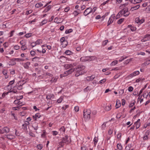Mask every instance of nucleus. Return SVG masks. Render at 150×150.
<instances>
[{
  "label": "nucleus",
  "instance_id": "nucleus-49",
  "mask_svg": "<svg viewBox=\"0 0 150 150\" xmlns=\"http://www.w3.org/2000/svg\"><path fill=\"white\" fill-rule=\"evenodd\" d=\"M127 57H126V56H122L119 59V62H121L123 60L125 59H126L127 58Z\"/></svg>",
  "mask_w": 150,
  "mask_h": 150
},
{
  "label": "nucleus",
  "instance_id": "nucleus-64",
  "mask_svg": "<svg viewBox=\"0 0 150 150\" xmlns=\"http://www.w3.org/2000/svg\"><path fill=\"white\" fill-rule=\"evenodd\" d=\"M133 88L132 87L130 86L128 88V90L129 92H131L133 91Z\"/></svg>",
  "mask_w": 150,
  "mask_h": 150
},
{
  "label": "nucleus",
  "instance_id": "nucleus-8",
  "mask_svg": "<svg viewBox=\"0 0 150 150\" xmlns=\"http://www.w3.org/2000/svg\"><path fill=\"white\" fill-rule=\"evenodd\" d=\"M62 142L66 144H68L70 142V138L67 136L63 138L62 139Z\"/></svg>",
  "mask_w": 150,
  "mask_h": 150
},
{
  "label": "nucleus",
  "instance_id": "nucleus-19",
  "mask_svg": "<svg viewBox=\"0 0 150 150\" xmlns=\"http://www.w3.org/2000/svg\"><path fill=\"white\" fill-rule=\"evenodd\" d=\"M60 41L62 44H65V45L64 46V47L67 46V42L65 41V38L64 37L60 39Z\"/></svg>",
  "mask_w": 150,
  "mask_h": 150
},
{
  "label": "nucleus",
  "instance_id": "nucleus-31",
  "mask_svg": "<svg viewBox=\"0 0 150 150\" xmlns=\"http://www.w3.org/2000/svg\"><path fill=\"white\" fill-rule=\"evenodd\" d=\"M6 137L9 139H14L15 137V136L12 134H8L6 136Z\"/></svg>",
  "mask_w": 150,
  "mask_h": 150
},
{
  "label": "nucleus",
  "instance_id": "nucleus-58",
  "mask_svg": "<svg viewBox=\"0 0 150 150\" xmlns=\"http://www.w3.org/2000/svg\"><path fill=\"white\" fill-rule=\"evenodd\" d=\"M37 148L41 150L42 148V144H39L37 145Z\"/></svg>",
  "mask_w": 150,
  "mask_h": 150
},
{
  "label": "nucleus",
  "instance_id": "nucleus-17",
  "mask_svg": "<svg viewBox=\"0 0 150 150\" xmlns=\"http://www.w3.org/2000/svg\"><path fill=\"white\" fill-rule=\"evenodd\" d=\"M140 5H137L135 6L132 7L130 9V10L133 11L135 10L138 9Z\"/></svg>",
  "mask_w": 150,
  "mask_h": 150
},
{
  "label": "nucleus",
  "instance_id": "nucleus-1",
  "mask_svg": "<svg viewBox=\"0 0 150 150\" xmlns=\"http://www.w3.org/2000/svg\"><path fill=\"white\" fill-rule=\"evenodd\" d=\"M76 65L75 64H67L64 65V67L66 69H70L69 70L65 72L64 76H67L69 74H71L75 70V69L73 68Z\"/></svg>",
  "mask_w": 150,
  "mask_h": 150
},
{
  "label": "nucleus",
  "instance_id": "nucleus-51",
  "mask_svg": "<svg viewBox=\"0 0 150 150\" xmlns=\"http://www.w3.org/2000/svg\"><path fill=\"white\" fill-rule=\"evenodd\" d=\"M91 87L90 86H88L84 89V91L85 92H87L88 91L91 90Z\"/></svg>",
  "mask_w": 150,
  "mask_h": 150
},
{
  "label": "nucleus",
  "instance_id": "nucleus-46",
  "mask_svg": "<svg viewBox=\"0 0 150 150\" xmlns=\"http://www.w3.org/2000/svg\"><path fill=\"white\" fill-rule=\"evenodd\" d=\"M18 150H25V146L20 145L18 148Z\"/></svg>",
  "mask_w": 150,
  "mask_h": 150
},
{
  "label": "nucleus",
  "instance_id": "nucleus-32",
  "mask_svg": "<svg viewBox=\"0 0 150 150\" xmlns=\"http://www.w3.org/2000/svg\"><path fill=\"white\" fill-rule=\"evenodd\" d=\"M51 8V6L49 5L43 11V13L46 12L48 11Z\"/></svg>",
  "mask_w": 150,
  "mask_h": 150
},
{
  "label": "nucleus",
  "instance_id": "nucleus-6",
  "mask_svg": "<svg viewBox=\"0 0 150 150\" xmlns=\"http://www.w3.org/2000/svg\"><path fill=\"white\" fill-rule=\"evenodd\" d=\"M9 131V128L7 127H4L3 128L1 127L0 129V134H7Z\"/></svg>",
  "mask_w": 150,
  "mask_h": 150
},
{
  "label": "nucleus",
  "instance_id": "nucleus-38",
  "mask_svg": "<svg viewBox=\"0 0 150 150\" xmlns=\"http://www.w3.org/2000/svg\"><path fill=\"white\" fill-rule=\"evenodd\" d=\"M40 59V57H36L32 58V61L33 62H37Z\"/></svg>",
  "mask_w": 150,
  "mask_h": 150
},
{
  "label": "nucleus",
  "instance_id": "nucleus-41",
  "mask_svg": "<svg viewBox=\"0 0 150 150\" xmlns=\"http://www.w3.org/2000/svg\"><path fill=\"white\" fill-rule=\"evenodd\" d=\"M111 109V105L110 104L106 106L105 108L106 110L109 111Z\"/></svg>",
  "mask_w": 150,
  "mask_h": 150
},
{
  "label": "nucleus",
  "instance_id": "nucleus-14",
  "mask_svg": "<svg viewBox=\"0 0 150 150\" xmlns=\"http://www.w3.org/2000/svg\"><path fill=\"white\" fill-rule=\"evenodd\" d=\"M40 115L38 113H36L33 116V118L35 121L37 119L40 118Z\"/></svg>",
  "mask_w": 150,
  "mask_h": 150
},
{
  "label": "nucleus",
  "instance_id": "nucleus-47",
  "mask_svg": "<svg viewBox=\"0 0 150 150\" xmlns=\"http://www.w3.org/2000/svg\"><path fill=\"white\" fill-rule=\"evenodd\" d=\"M20 43L21 45L22 46L24 45H26V42L24 40H21L20 42Z\"/></svg>",
  "mask_w": 150,
  "mask_h": 150
},
{
  "label": "nucleus",
  "instance_id": "nucleus-54",
  "mask_svg": "<svg viewBox=\"0 0 150 150\" xmlns=\"http://www.w3.org/2000/svg\"><path fill=\"white\" fill-rule=\"evenodd\" d=\"M52 96H53V94L48 95L47 96L46 98L47 99H50Z\"/></svg>",
  "mask_w": 150,
  "mask_h": 150
},
{
  "label": "nucleus",
  "instance_id": "nucleus-20",
  "mask_svg": "<svg viewBox=\"0 0 150 150\" xmlns=\"http://www.w3.org/2000/svg\"><path fill=\"white\" fill-rule=\"evenodd\" d=\"M121 104L120 100H117L116 101V108H117L121 106Z\"/></svg>",
  "mask_w": 150,
  "mask_h": 150
},
{
  "label": "nucleus",
  "instance_id": "nucleus-36",
  "mask_svg": "<svg viewBox=\"0 0 150 150\" xmlns=\"http://www.w3.org/2000/svg\"><path fill=\"white\" fill-rule=\"evenodd\" d=\"M47 22V20H44L41 23H40V26H42V25L45 24Z\"/></svg>",
  "mask_w": 150,
  "mask_h": 150
},
{
  "label": "nucleus",
  "instance_id": "nucleus-7",
  "mask_svg": "<svg viewBox=\"0 0 150 150\" xmlns=\"http://www.w3.org/2000/svg\"><path fill=\"white\" fill-rule=\"evenodd\" d=\"M25 83L24 81H21L16 84V86L19 90H21L23 88V86Z\"/></svg>",
  "mask_w": 150,
  "mask_h": 150
},
{
  "label": "nucleus",
  "instance_id": "nucleus-21",
  "mask_svg": "<svg viewBox=\"0 0 150 150\" xmlns=\"http://www.w3.org/2000/svg\"><path fill=\"white\" fill-rule=\"evenodd\" d=\"M42 133L41 135V137L42 138H45L46 137V136L47 134L46 131L45 130H44L42 131Z\"/></svg>",
  "mask_w": 150,
  "mask_h": 150
},
{
  "label": "nucleus",
  "instance_id": "nucleus-63",
  "mask_svg": "<svg viewBox=\"0 0 150 150\" xmlns=\"http://www.w3.org/2000/svg\"><path fill=\"white\" fill-rule=\"evenodd\" d=\"M106 127V124L105 123H103L101 125V128L103 129H104Z\"/></svg>",
  "mask_w": 150,
  "mask_h": 150
},
{
  "label": "nucleus",
  "instance_id": "nucleus-52",
  "mask_svg": "<svg viewBox=\"0 0 150 150\" xmlns=\"http://www.w3.org/2000/svg\"><path fill=\"white\" fill-rule=\"evenodd\" d=\"M20 48V46L18 45H15L13 47V49L16 50H17Z\"/></svg>",
  "mask_w": 150,
  "mask_h": 150
},
{
  "label": "nucleus",
  "instance_id": "nucleus-23",
  "mask_svg": "<svg viewBox=\"0 0 150 150\" xmlns=\"http://www.w3.org/2000/svg\"><path fill=\"white\" fill-rule=\"evenodd\" d=\"M14 82H15V80H13L12 81H10L9 82V83H8L9 85H8V87H10L11 88H10L9 89L10 90H11V89L12 87H11V86L14 83Z\"/></svg>",
  "mask_w": 150,
  "mask_h": 150
},
{
  "label": "nucleus",
  "instance_id": "nucleus-9",
  "mask_svg": "<svg viewBox=\"0 0 150 150\" xmlns=\"http://www.w3.org/2000/svg\"><path fill=\"white\" fill-rule=\"evenodd\" d=\"M139 74L140 72L139 71H136L129 74L128 76V77L129 79L131 78L134 76L139 75Z\"/></svg>",
  "mask_w": 150,
  "mask_h": 150
},
{
  "label": "nucleus",
  "instance_id": "nucleus-22",
  "mask_svg": "<svg viewBox=\"0 0 150 150\" xmlns=\"http://www.w3.org/2000/svg\"><path fill=\"white\" fill-rule=\"evenodd\" d=\"M150 64L149 60L148 59H147L145 62L142 64V65L143 67L146 66L149 64Z\"/></svg>",
  "mask_w": 150,
  "mask_h": 150
},
{
  "label": "nucleus",
  "instance_id": "nucleus-57",
  "mask_svg": "<svg viewBox=\"0 0 150 150\" xmlns=\"http://www.w3.org/2000/svg\"><path fill=\"white\" fill-rule=\"evenodd\" d=\"M52 133L53 136H56L58 134V132L56 131H52Z\"/></svg>",
  "mask_w": 150,
  "mask_h": 150
},
{
  "label": "nucleus",
  "instance_id": "nucleus-42",
  "mask_svg": "<svg viewBox=\"0 0 150 150\" xmlns=\"http://www.w3.org/2000/svg\"><path fill=\"white\" fill-rule=\"evenodd\" d=\"M21 50L23 51L27 49V47L26 45L22 46L21 47Z\"/></svg>",
  "mask_w": 150,
  "mask_h": 150
},
{
  "label": "nucleus",
  "instance_id": "nucleus-44",
  "mask_svg": "<svg viewBox=\"0 0 150 150\" xmlns=\"http://www.w3.org/2000/svg\"><path fill=\"white\" fill-rule=\"evenodd\" d=\"M124 18H122L119 19L117 21V23L119 24H120L124 21Z\"/></svg>",
  "mask_w": 150,
  "mask_h": 150
},
{
  "label": "nucleus",
  "instance_id": "nucleus-35",
  "mask_svg": "<svg viewBox=\"0 0 150 150\" xmlns=\"http://www.w3.org/2000/svg\"><path fill=\"white\" fill-rule=\"evenodd\" d=\"M86 80L88 81H92L94 79V77L93 76H88L86 77Z\"/></svg>",
  "mask_w": 150,
  "mask_h": 150
},
{
  "label": "nucleus",
  "instance_id": "nucleus-29",
  "mask_svg": "<svg viewBox=\"0 0 150 150\" xmlns=\"http://www.w3.org/2000/svg\"><path fill=\"white\" fill-rule=\"evenodd\" d=\"M64 53L67 55H71L73 54L72 52L69 50H67L65 51Z\"/></svg>",
  "mask_w": 150,
  "mask_h": 150
},
{
  "label": "nucleus",
  "instance_id": "nucleus-59",
  "mask_svg": "<svg viewBox=\"0 0 150 150\" xmlns=\"http://www.w3.org/2000/svg\"><path fill=\"white\" fill-rule=\"evenodd\" d=\"M32 10H30L27 11H26V12L25 13V14L26 15H28V14L31 13L32 12Z\"/></svg>",
  "mask_w": 150,
  "mask_h": 150
},
{
  "label": "nucleus",
  "instance_id": "nucleus-48",
  "mask_svg": "<svg viewBox=\"0 0 150 150\" xmlns=\"http://www.w3.org/2000/svg\"><path fill=\"white\" fill-rule=\"evenodd\" d=\"M144 80L145 79L144 78H139L136 80V82H139L140 81H144Z\"/></svg>",
  "mask_w": 150,
  "mask_h": 150
},
{
  "label": "nucleus",
  "instance_id": "nucleus-40",
  "mask_svg": "<svg viewBox=\"0 0 150 150\" xmlns=\"http://www.w3.org/2000/svg\"><path fill=\"white\" fill-rule=\"evenodd\" d=\"M117 147L119 150H122V146L120 144H117Z\"/></svg>",
  "mask_w": 150,
  "mask_h": 150
},
{
  "label": "nucleus",
  "instance_id": "nucleus-13",
  "mask_svg": "<svg viewBox=\"0 0 150 150\" xmlns=\"http://www.w3.org/2000/svg\"><path fill=\"white\" fill-rule=\"evenodd\" d=\"M6 113V110L5 107L0 109V113L1 115H4Z\"/></svg>",
  "mask_w": 150,
  "mask_h": 150
},
{
  "label": "nucleus",
  "instance_id": "nucleus-4",
  "mask_svg": "<svg viewBox=\"0 0 150 150\" xmlns=\"http://www.w3.org/2000/svg\"><path fill=\"white\" fill-rule=\"evenodd\" d=\"M120 13L125 17L128 16L130 14L128 11V8L127 7L124 8L120 11Z\"/></svg>",
  "mask_w": 150,
  "mask_h": 150
},
{
  "label": "nucleus",
  "instance_id": "nucleus-30",
  "mask_svg": "<svg viewBox=\"0 0 150 150\" xmlns=\"http://www.w3.org/2000/svg\"><path fill=\"white\" fill-rule=\"evenodd\" d=\"M59 131H60L61 133H64L65 131V129L64 126L62 127L59 129Z\"/></svg>",
  "mask_w": 150,
  "mask_h": 150
},
{
  "label": "nucleus",
  "instance_id": "nucleus-18",
  "mask_svg": "<svg viewBox=\"0 0 150 150\" xmlns=\"http://www.w3.org/2000/svg\"><path fill=\"white\" fill-rule=\"evenodd\" d=\"M13 103L15 104H18L20 106L22 105L23 103L20 101L18 100H15L13 102Z\"/></svg>",
  "mask_w": 150,
  "mask_h": 150
},
{
  "label": "nucleus",
  "instance_id": "nucleus-12",
  "mask_svg": "<svg viewBox=\"0 0 150 150\" xmlns=\"http://www.w3.org/2000/svg\"><path fill=\"white\" fill-rule=\"evenodd\" d=\"M92 10L91 8L89 7L87 8L84 12V15L85 16H87L91 13Z\"/></svg>",
  "mask_w": 150,
  "mask_h": 150
},
{
  "label": "nucleus",
  "instance_id": "nucleus-45",
  "mask_svg": "<svg viewBox=\"0 0 150 150\" xmlns=\"http://www.w3.org/2000/svg\"><path fill=\"white\" fill-rule=\"evenodd\" d=\"M149 36H150V33L146 34V37H145V38H144L143 39H142V40H141L143 42H145V41H146L147 40L146 39V37H148Z\"/></svg>",
  "mask_w": 150,
  "mask_h": 150
},
{
  "label": "nucleus",
  "instance_id": "nucleus-55",
  "mask_svg": "<svg viewBox=\"0 0 150 150\" xmlns=\"http://www.w3.org/2000/svg\"><path fill=\"white\" fill-rule=\"evenodd\" d=\"M134 124L136 125V127L137 129L140 126V123H137L135 122Z\"/></svg>",
  "mask_w": 150,
  "mask_h": 150
},
{
  "label": "nucleus",
  "instance_id": "nucleus-43",
  "mask_svg": "<svg viewBox=\"0 0 150 150\" xmlns=\"http://www.w3.org/2000/svg\"><path fill=\"white\" fill-rule=\"evenodd\" d=\"M113 128L112 127H110L109 129L108 132V133L109 134L111 135L112 134L113 132Z\"/></svg>",
  "mask_w": 150,
  "mask_h": 150
},
{
  "label": "nucleus",
  "instance_id": "nucleus-60",
  "mask_svg": "<svg viewBox=\"0 0 150 150\" xmlns=\"http://www.w3.org/2000/svg\"><path fill=\"white\" fill-rule=\"evenodd\" d=\"M35 51L32 50L30 52V54L32 57H34L35 54Z\"/></svg>",
  "mask_w": 150,
  "mask_h": 150
},
{
  "label": "nucleus",
  "instance_id": "nucleus-39",
  "mask_svg": "<svg viewBox=\"0 0 150 150\" xmlns=\"http://www.w3.org/2000/svg\"><path fill=\"white\" fill-rule=\"evenodd\" d=\"M122 16L121 13H120V11L117 14L116 16H115V20H116L119 18L121 16Z\"/></svg>",
  "mask_w": 150,
  "mask_h": 150
},
{
  "label": "nucleus",
  "instance_id": "nucleus-2",
  "mask_svg": "<svg viewBox=\"0 0 150 150\" xmlns=\"http://www.w3.org/2000/svg\"><path fill=\"white\" fill-rule=\"evenodd\" d=\"M85 68V67L83 65H79L78 66L77 68L75 69V76H79L83 74L85 72L84 69Z\"/></svg>",
  "mask_w": 150,
  "mask_h": 150
},
{
  "label": "nucleus",
  "instance_id": "nucleus-11",
  "mask_svg": "<svg viewBox=\"0 0 150 150\" xmlns=\"http://www.w3.org/2000/svg\"><path fill=\"white\" fill-rule=\"evenodd\" d=\"M145 21L144 18H142L141 19L139 17L135 19L136 23L139 24H141L143 23Z\"/></svg>",
  "mask_w": 150,
  "mask_h": 150
},
{
  "label": "nucleus",
  "instance_id": "nucleus-5",
  "mask_svg": "<svg viewBox=\"0 0 150 150\" xmlns=\"http://www.w3.org/2000/svg\"><path fill=\"white\" fill-rule=\"evenodd\" d=\"M93 57L83 56L80 58V60L81 62H86L91 61L93 60Z\"/></svg>",
  "mask_w": 150,
  "mask_h": 150
},
{
  "label": "nucleus",
  "instance_id": "nucleus-10",
  "mask_svg": "<svg viewBox=\"0 0 150 150\" xmlns=\"http://www.w3.org/2000/svg\"><path fill=\"white\" fill-rule=\"evenodd\" d=\"M116 20L115 19V15H112L110 17L109 20L108 22V26L110 24H112L115 20Z\"/></svg>",
  "mask_w": 150,
  "mask_h": 150
},
{
  "label": "nucleus",
  "instance_id": "nucleus-27",
  "mask_svg": "<svg viewBox=\"0 0 150 150\" xmlns=\"http://www.w3.org/2000/svg\"><path fill=\"white\" fill-rule=\"evenodd\" d=\"M57 78L56 77H53L52 79L50 80V82L51 83H55L57 81Z\"/></svg>",
  "mask_w": 150,
  "mask_h": 150
},
{
  "label": "nucleus",
  "instance_id": "nucleus-15",
  "mask_svg": "<svg viewBox=\"0 0 150 150\" xmlns=\"http://www.w3.org/2000/svg\"><path fill=\"white\" fill-rule=\"evenodd\" d=\"M30 64V62H28L24 64L23 67L24 68L26 69H28L29 68V66Z\"/></svg>",
  "mask_w": 150,
  "mask_h": 150
},
{
  "label": "nucleus",
  "instance_id": "nucleus-24",
  "mask_svg": "<svg viewBox=\"0 0 150 150\" xmlns=\"http://www.w3.org/2000/svg\"><path fill=\"white\" fill-rule=\"evenodd\" d=\"M129 2H127L124 4H121L120 6V8H125L126 6H127Z\"/></svg>",
  "mask_w": 150,
  "mask_h": 150
},
{
  "label": "nucleus",
  "instance_id": "nucleus-3",
  "mask_svg": "<svg viewBox=\"0 0 150 150\" xmlns=\"http://www.w3.org/2000/svg\"><path fill=\"white\" fill-rule=\"evenodd\" d=\"M91 111L89 109H85L83 111V117L86 121L88 120L91 117Z\"/></svg>",
  "mask_w": 150,
  "mask_h": 150
},
{
  "label": "nucleus",
  "instance_id": "nucleus-16",
  "mask_svg": "<svg viewBox=\"0 0 150 150\" xmlns=\"http://www.w3.org/2000/svg\"><path fill=\"white\" fill-rule=\"evenodd\" d=\"M127 28H130L131 30L132 31H134L136 30V28L135 27L132 26V25H129L127 26Z\"/></svg>",
  "mask_w": 150,
  "mask_h": 150
},
{
  "label": "nucleus",
  "instance_id": "nucleus-53",
  "mask_svg": "<svg viewBox=\"0 0 150 150\" xmlns=\"http://www.w3.org/2000/svg\"><path fill=\"white\" fill-rule=\"evenodd\" d=\"M73 30L71 29H70L69 30H66L65 31V33L66 34H68L72 32Z\"/></svg>",
  "mask_w": 150,
  "mask_h": 150
},
{
  "label": "nucleus",
  "instance_id": "nucleus-28",
  "mask_svg": "<svg viewBox=\"0 0 150 150\" xmlns=\"http://www.w3.org/2000/svg\"><path fill=\"white\" fill-rule=\"evenodd\" d=\"M136 103V101L134 100H133L131 101L130 104L129 105V108H131L133 107L134 105Z\"/></svg>",
  "mask_w": 150,
  "mask_h": 150
},
{
  "label": "nucleus",
  "instance_id": "nucleus-33",
  "mask_svg": "<svg viewBox=\"0 0 150 150\" xmlns=\"http://www.w3.org/2000/svg\"><path fill=\"white\" fill-rule=\"evenodd\" d=\"M64 97L63 96H61L57 100V102L58 103H60L64 99Z\"/></svg>",
  "mask_w": 150,
  "mask_h": 150
},
{
  "label": "nucleus",
  "instance_id": "nucleus-37",
  "mask_svg": "<svg viewBox=\"0 0 150 150\" xmlns=\"http://www.w3.org/2000/svg\"><path fill=\"white\" fill-rule=\"evenodd\" d=\"M118 62V61L117 60L114 61L111 63L110 65L111 66H115L117 64Z\"/></svg>",
  "mask_w": 150,
  "mask_h": 150
},
{
  "label": "nucleus",
  "instance_id": "nucleus-26",
  "mask_svg": "<svg viewBox=\"0 0 150 150\" xmlns=\"http://www.w3.org/2000/svg\"><path fill=\"white\" fill-rule=\"evenodd\" d=\"M33 127L35 130H37L38 129V124L37 123H35L33 125Z\"/></svg>",
  "mask_w": 150,
  "mask_h": 150
},
{
  "label": "nucleus",
  "instance_id": "nucleus-62",
  "mask_svg": "<svg viewBox=\"0 0 150 150\" xmlns=\"http://www.w3.org/2000/svg\"><path fill=\"white\" fill-rule=\"evenodd\" d=\"M108 42V40H106L105 41H104L103 42H102V45L103 46H105V45H106Z\"/></svg>",
  "mask_w": 150,
  "mask_h": 150
},
{
  "label": "nucleus",
  "instance_id": "nucleus-50",
  "mask_svg": "<svg viewBox=\"0 0 150 150\" xmlns=\"http://www.w3.org/2000/svg\"><path fill=\"white\" fill-rule=\"evenodd\" d=\"M44 76L45 77L46 76H49V77H52L53 76L52 75V74L50 73H48V72L46 73L45 74H44Z\"/></svg>",
  "mask_w": 150,
  "mask_h": 150
},
{
  "label": "nucleus",
  "instance_id": "nucleus-25",
  "mask_svg": "<svg viewBox=\"0 0 150 150\" xmlns=\"http://www.w3.org/2000/svg\"><path fill=\"white\" fill-rule=\"evenodd\" d=\"M43 6V5L42 2H40L36 4L35 5V7L36 8H38L42 7Z\"/></svg>",
  "mask_w": 150,
  "mask_h": 150
},
{
  "label": "nucleus",
  "instance_id": "nucleus-56",
  "mask_svg": "<svg viewBox=\"0 0 150 150\" xmlns=\"http://www.w3.org/2000/svg\"><path fill=\"white\" fill-rule=\"evenodd\" d=\"M32 35V33H28L25 35V37L26 38H28L31 37Z\"/></svg>",
  "mask_w": 150,
  "mask_h": 150
},
{
  "label": "nucleus",
  "instance_id": "nucleus-34",
  "mask_svg": "<svg viewBox=\"0 0 150 150\" xmlns=\"http://www.w3.org/2000/svg\"><path fill=\"white\" fill-rule=\"evenodd\" d=\"M37 45H39L43 43V40L42 39H38L36 41Z\"/></svg>",
  "mask_w": 150,
  "mask_h": 150
},
{
  "label": "nucleus",
  "instance_id": "nucleus-61",
  "mask_svg": "<svg viewBox=\"0 0 150 150\" xmlns=\"http://www.w3.org/2000/svg\"><path fill=\"white\" fill-rule=\"evenodd\" d=\"M106 81V79H103L100 81L99 82V83L100 84H102L104 83Z\"/></svg>",
  "mask_w": 150,
  "mask_h": 150
}]
</instances>
